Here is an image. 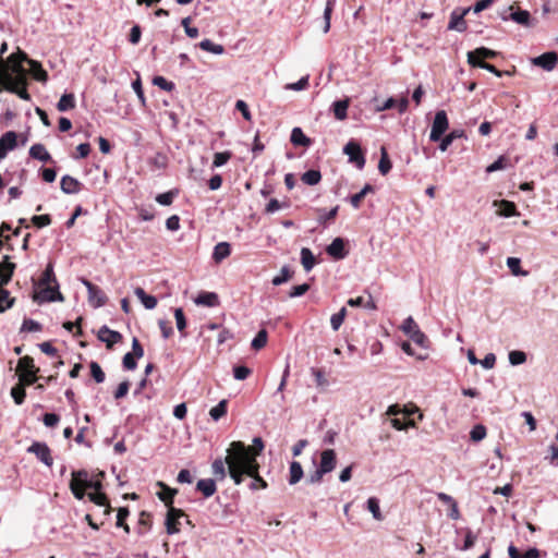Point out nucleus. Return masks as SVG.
Returning <instances> with one entry per match:
<instances>
[{
	"label": "nucleus",
	"instance_id": "e2e57ef3",
	"mask_svg": "<svg viewBox=\"0 0 558 558\" xmlns=\"http://www.w3.org/2000/svg\"><path fill=\"white\" fill-rule=\"evenodd\" d=\"M153 84L166 92H172L175 88L174 83L166 80L163 76H155L153 78Z\"/></svg>",
	"mask_w": 558,
	"mask_h": 558
},
{
	"label": "nucleus",
	"instance_id": "de8ad7c7",
	"mask_svg": "<svg viewBox=\"0 0 558 558\" xmlns=\"http://www.w3.org/2000/svg\"><path fill=\"white\" fill-rule=\"evenodd\" d=\"M11 397L13 398L14 402L17 405H21L26 397V390L24 388V385H15L11 388Z\"/></svg>",
	"mask_w": 558,
	"mask_h": 558
},
{
	"label": "nucleus",
	"instance_id": "e433bc0d",
	"mask_svg": "<svg viewBox=\"0 0 558 558\" xmlns=\"http://www.w3.org/2000/svg\"><path fill=\"white\" fill-rule=\"evenodd\" d=\"M26 62L31 65L35 80L39 82H46L48 80L47 72L43 69L41 64L38 61L28 58Z\"/></svg>",
	"mask_w": 558,
	"mask_h": 558
},
{
	"label": "nucleus",
	"instance_id": "2eb2a0df",
	"mask_svg": "<svg viewBox=\"0 0 558 558\" xmlns=\"http://www.w3.org/2000/svg\"><path fill=\"white\" fill-rule=\"evenodd\" d=\"M83 187V183L70 174H65L61 178L60 189L64 194H78Z\"/></svg>",
	"mask_w": 558,
	"mask_h": 558
},
{
	"label": "nucleus",
	"instance_id": "603ef678",
	"mask_svg": "<svg viewBox=\"0 0 558 558\" xmlns=\"http://www.w3.org/2000/svg\"><path fill=\"white\" fill-rule=\"evenodd\" d=\"M267 343V331L265 329H260L254 339L251 342V347L254 350H259L264 348Z\"/></svg>",
	"mask_w": 558,
	"mask_h": 558
},
{
	"label": "nucleus",
	"instance_id": "4be33fe9",
	"mask_svg": "<svg viewBox=\"0 0 558 558\" xmlns=\"http://www.w3.org/2000/svg\"><path fill=\"white\" fill-rule=\"evenodd\" d=\"M350 106V99L344 98L332 102L331 109L337 120H344L348 117V108Z\"/></svg>",
	"mask_w": 558,
	"mask_h": 558
},
{
	"label": "nucleus",
	"instance_id": "5701e85b",
	"mask_svg": "<svg viewBox=\"0 0 558 558\" xmlns=\"http://www.w3.org/2000/svg\"><path fill=\"white\" fill-rule=\"evenodd\" d=\"M196 489L201 492L205 498L211 497L216 490V482L213 478H203L196 483Z\"/></svg>",
	"mask_w": 558,
	"mask_h": 558
},
{
	"label": "nucleus",
	"instance_id": "9d476101",
	"mask_svg": "<svg viewBox=\"0 0 558 558\" xmlns=\"http://www.w3.org/2000/svg\"><path fill=\"white\" fill-rule=\"evenodd\" d=\"M17 133L8 131L0 137V161L5 158L9 151L17 147Z\"/></svg>",
	"mask_w": 558,
	"mask_h": 558
},
{
	"label": "nucleus",
	"instance_id": "0e129e2a",
	"mask_svg": "<svg viewBox=\"0 0 558 558\" xmlns=\"http://www.w3.org/2000/svg\"><path fill=\"white\" fill-rule=\"evenodd\" d=\"M231 156L232 154L230 151L216 153L214 156L213 167H222L230 160Z\"/></svg>",
	"mask_w": 558,
	"mask_h": 558
},
{
	"label": "nucleus",
	"instance_id": "ddd939ff",
	"mask_svg": "<svg viewBox=\"0 0 558 558\" xmlns=\"http://www.w3.org/2000/svg\"><path fill=\"white\" fill-rule=\"evenodd\" d=\"M97 337L100 341L106 343L108 349H111L116 343L122 340V335L119 331L111 330L106 325L100 327Z\"/></svg>",
	"mask_w": 558,
	"mask_h": 558
},
{
	"label": "nucleus",
	"instance_id": "338daca9",
	"mask_svg": "<svg viewBox=\"0 0 558 558\" xmlns=\"http://www.w3.org/2000/svg\"><path fill=\"white\" fill-rule=\"evenodd\" d=\"M174 317L177 323V328L180 332H183L186 328V318L184 316V312L181 307L174 310Z\"/></svg>",
	"mask_w": 558,
	"mask_h": 558
},
{
	"label": "nucleus",
	"instance_id": "ea45409f",
	"mask_svg": "<svg viewBox=\"0 0 558 558\" xmlns=\"http://www.w3.org/2000/svg\"><path fill=\"white\" fill-rule=\"evenodd\" d=\"M228 401L226 399L219 401L217 405L210 409L209 415L214 421L220 420L227 414Z\"/></svg>",
	"mask_w": 558,
	"mask_h": 558
},
{
	"label": "nucleus",
	"instance_id": "20e7f679",
	"mask_svg": "<svg viewBox=\"0 0 558 558\" xmlns=\"http://www.w3.org/2000/svg\"><path fill=\"white\" fill-rule=\"evenodd\" d=\"M448 128H449V121H448L446 111L445 110L437 111L434 117L433 124H432L429 140L432 142H439L441 140V137L445 135Z\"/></svg>",
	"mask_w": 558,
	"mask_h": 558
},
{
	"label": "nucleus",
	"instance_id": "f8f14e48",
	"mask_svg": "<svg viewBox=\"0 0 558 558\" xmlns=\"http://www.w3.org/2000/svg\"><path fill=\"white\" fill-rule=\"evenodd\" d=\"M498 52L486 47H478L473 51L468 52V63L471 66H476V62L485 61L486 59H494Z\"/></svg>",
	"mask_w": 558,
	"mask_h": 558
},
{
	"label": "nucleus",
	"instance_id": "f3484780",
	"mask_svg": "<svg viewBox=\"0 0 558 558\" xmlns=\"http://www.w3.org/2000/svg\"><path fill=\"white\" fill-rule=\"evenodd\" d=\"M336 464H337V458H336L335 450L326 449V450L322 451L320 463L318 466V469H320L322 472H325L326 474L330 473L336 468Z\"/></svg>",
	"mask_w": 558,
	"mask_h": 558
},
{
	"label": "nucleus",
	"instance_id": "9b49d317",
	"mask_svg": "<svg viewBox=\"0 0 558 558\" xmlns=\"http://www.w3.org/2000/svg\"><path fill=\"white\" fill-rule=\"evenodd\" d=\"M532 64L545 71H553L558 64V56L555 51L545 52L532 59Z\"/></svg>",
	"mask_w": 558,
	"mask_h": 558
},
{
	"label": "nucleus",
	"instance_id": "c9c22d12",
	"mask_svg": "<svg viewBox=\"0 0 558 558\" xmlns=\"http://www.w3.org/2000/svg\"><path fill=\"white\" fill-rule=\"evenodd\" d=\"M58 282L57 281V278L54 276V271H53V265L52 263H48V265L46 266V269L44 270L39 281H38V286H48V284H53Z\"/></svg>",
	"mask_w": 558,
	"mask_h": 558
},
{
	"label": "nucleus",
	"instance_id": "b1692460",
	"mask_svg": "<svg viewBox=\"0 0 558 558\" xmlns=\"http://www.w3.org/2000/svg\"><path fill=\"white\" fill-rule=\"evenodd\" d=\"M134 294L142 302L146 310H154L157 306V299L154 295H149L141 287L134 289Z\"/></svg>",
	"mask_w": 558,
	"mask_h": 558
},
{
	"label": "nucleus",
	"instance_id": "7c9ffc66",
	"mask_svg": "<svg viewBox=\"0 0 558 558\" xmlns=\"http://www.w3.org/2000/svg\"><path fill=\"white\" fill-rule=\"evenodd\" d=\"M75 108V96L72 93H65L61 96L57 104V109L61 112L69 111Z\"/></svg>",
	"mask_w": 558,
	"mask_h": 558
},
{
	"label": "nucleus",
	"instance_id": "8fccbe9b",
	"mask_svg": "<svg viewBox=\"0 0 558 558\" xmlns=\"http://www.w3.org/2000/svg\"><path fill=\"white\" fill-rule=\"evenodd\" d=\"M487 430L486 427L482 424H477L473 426V428L470 432V438L474 442H478L483 440L486 437Z\"/></svg>",
	"mask_w": 558,
	"mask_h": 558
},
{
	"label": "nucleus",
	"instance_id": "393cba45",
	"mask_svg": "<svg viewBox=\"0 0 558 558\" xmlns=\"http://www.w3.org/2000/svg\"><path fill=\"white\" fill-rule=\"evenodd\" d=\"M290 141L294 146L304 147H308L312 143L311 138L307 137L299 126L292 129Z\"/></svg>",
	"mask_w": 558,
	"mask_h": 558
},
{
	"label": "nucleus",
	"instance_id": "423d86ee",
	"mask_svg": "<svg viewBox=\"0 0 558 558\" xmlns=\"http://www.w3.org/2000/svg\"><path fill=\"white\" fill-rule=\"evenodd\" d=\"M82 283L86 287L88 292V302L94 308L104 306L108 298L106 293L96 284L92 283L87 279H82Z\"/></svg>",
	"mask_w": 558,
	"mask_h": 558
},
{
	"label": "nucleus",
	"instance_id": "f704fd0d",
	"mask_svg": "<svg viewBox=\"0 0 558 558\" xmlns=\"http://www.w3.org/2000/svg\"><path fill=\"white\" fill-rule=\"evenodd\" d=\"M301 263L305 271H311L315 266L316 259L312 251L307 247L301 250Z\"/></svg>",
	"mask_w": 558,
	"mask_h": 558
},
{
	"label": "nucleus",
	"instance_id": "cd10ccee",
	"mask_svg": "<svg viewBox=\"0 0 558 558\" xmlns=\"http://www.w3.org/2000/svg\"><path fill=\"white\" fill-rule=\"evenodd\" d=\"M303 475H304V472H303V468H302L301 463L298 461H292L290 463V468H289V478H288L289 484L295 485L296 483H299L301 481Z\"/></svg>",
	"mask_w": 558,
	"mask_h": 558
},
{
	"label": "nucleus",
	"instance_id": "0eeeda50",
	"mask_svg": "<svg viewBox=\"0 0 558 558\" xmlns=\"http://www.w3.org/2000/svg\"><path fill=\"white\" fill-rule=\"evenodd\" d=\"M471 11V8H457L450 13V21L448 24L449 31H457L463 33L468 29L465 15Z\"/></svg>",
	"mask_w": 558,
	"mask_h": 558
},
{
	"label": "nucleus",
	"instance_id": "bb28decb",
	"mask_svg": "<svg viewBox=\"0 0 558 558\" xmlns=\"http://www.w3.org/2000/svg\"><path fill=\"white\" fill-rule=\"evenodd\" d=\"M195 303L198 305L214 307L219 304V300L218 295L215 292H202L195 299Z\"/></svg>",
	"mask_w": 558,
	"mask_h": 558
},
{
	"label": "nucleus",
	"instance_id": "a211bd4d",
	"mask_svg": "<svg viewBox=\"0 0 558 558\" xmlns=\"http://www.w3.org/2000/svg\"><path fill=\"white\" fill-rule=\"evenodd\" d=\"M506 13H507V11H505L501 14L502 20L507 21L508 19H511L512 21H514L515 23H518L520 25H524V26L530 25L531 14L529 11L518 9V10L511 12L509 15H507Z\"/></svg>",
	"mask_w": 558,
	"mask_h": 558
},
{
	"label": "nucleus",
	"instance_id": "4468645a",
	"mask_svg": "<svg viewBox=\"0 0 558 558\" xmlns=\"http://www.w3.org/2000/svg\"><path fill=\"white\" fill-rule=\"evenodd\" d=\"M27 86V77L24 78L23 83L17 81L7 82L5 85L0 86L1 90H7L9 93L17 95L23 100H31V95L26 89Z\"/></svg>",
	"mask_w": 558,
	"mask_h": 558
},
{
	"label": "nucleus",
	"instance_id": "1a4fd4ad",
	"mask_svg": "<svg viewBox=\"0 0 558 558\" xmlns=\"http://www.w3.org/2000/svg\"><path fill=\"white\" fill-rule=\"evenodd\" d=\"M182 517H185V513L183 510L174 508V507H170V509H168L166 520H165V525L167 529V533L169 535L177 534L180 532L179 525H180V519Z\"/></svg>",
	"mask_w": 558,
	"mask_h": 558
},
{
	"label": "nucleus",
	"instance_id": "864d4df0",
	"mask_svg": "<svg viewBox=\"0 0 558 558\" xmlns=\"http://www.w3.org/2000/svg\"><path fill=\"white\" fill-rule=\"evenodd\" d=\"M89 368H90V375L97 384H101L105 381V378H106L105 373L97 362H94V361L90 362Z\"/></svg>",
	"mask_w": 558,
	"mask_h": 558
},
{
	"label": "nucleus",
	"instance_id": "bf43d9fd",
	"mask_svg": "<svg viewBox=\"0 0 558 558\" xmlns=\"http://www.w3.org/2000/svg\"><path fill=\"white\" fill-rule=\"evenodd\" d=\"M15 269L16 264H8L4 274L0 276V289H4L3 287L12 280Z\"/></svg>",
	"mask_w": 558,
	"mask_h": 558
},
{
	"label": "nucleus",
	"instance_id": "680f3d73",
	"mask_svg": "<svg viewBox=\"0 0 558 558\" xmlns=\"http://www.w3.org/2000/svg\"><path fill=\"white\" fill-rule=\"evenodd\" d=\"M290 204L288 202L280 203L277 198H271L265 207L266 214H274L281 208H288Z\"/></svg>",
	"mask_w": 558,
	"mask_h": 558
},
{
	"label": "nucleus",
	"instance_id": "c85d7f7f",
	"mask_svg": "<svg viewBox=\"0 0 558 558\" xmlns=\"http://www.w3.org/2000/svg\"><path fill=\"white\" fill-rule=\"evenodd\" d=\"M497 205H499V207H500V210L498 213L500 216L512 217V216L519 215L514 203H512L510 201H506V199L495 201L494 206H497Z\"/></svg>",
	"mask_w": 558,
	"mask_h": 558
},
{
	"label": "nucleus",
	"instance_id": "09e8293b",
	"mask_svg": "<svg viewBox=\"0 0 558 558\" xmlns=\"http://www.w3.org/2000/svg\"><path fill=\"white\" fill-rule=\"evenodd\" d=\"M41 329L43 326L38 322L31 318H24L20 332H36Z\"/></svg>",
	"mask_w": 558,
	"mask_h": 558
},
{
	"label": "nucleus",
	"instance_id": "473e14b6",
	"mask_svg": "<svg viewBox=\"0 0 558 558\" xmlns=\"http://www.w3.org/2000/svg\"><path fill=\"white\" fill-rule=\"evenodd\" d=\"M202 50L214 53V54H222L225 52V47L220 44H215L210 39L206 38L199 41L197 45Z\"/></svg>",
	"mask_w": 558,
	"mask_h": 558
},
{
	"label": "nucleus",
	"instance_id": "3c124183",
	"mask_svg": "<svg viewBox=\"0 0 558 558\" xmlns=\"http://www.w3.org/2000/svg\"><path fill=\"white\" fill-rule=\"evenodd\" d=\"M335 3H336V0H327L326 1V7L324 10V21H325L324 33H328L330 29V19H331V13H332Z\"/></svg>",
	"mask_w": 558,
	"mask_h": 558
},
{
	"label": "nucleus",
	"instance_id": "58836bf2",
	"mask_svg": "<svg viewBox=\"0 0 558 558\" xmlns=\"http://www.w3.org/2000/svg\"><path fill=\"white\" fill-rule=\"evenodd\" d=\"M213 473L218 476L219 478H225L228 473V464L226 462V459L222 460L221 458L216 459L211 464Z\"/></svg>",
	"mask_w": 558,
	"mask_h": 558
},
{
	"label": "nucleus",
	"instance_id": "6ab92c4d",
	"mask_svg": "<svg viewBox=\"0 0 558 558\" xmlns=\"http://www.w3.org/2000/svg\"><path fill=\"white\" fill-rule=\"evenodd\" d=\"M161 487V492L157 493L158 498L165 502L168 509L173 507V498L178 494L175 488H171L162 482L157 483Z\"/></svg>",
	"mask_w": 558,
	"mask_h": 558
},
{
	"label": "nucleus",
	"instance_id": "c756f323",
	"mask_svg": "<svg viewBox=\"0 0 558 558\" xmlns=\"http://www.w3.org/2000/svg\"><path fill=\"white\" fill-rule=\"evenodd\" d=\"M375 191L372 184L366 183L364 187L356 194H353L349 197V202L353 208L357 209L361 206L362 199L368 194Z\"/></svg>",
	"mask_w": 558,
	"mask_h": 558
},
{
	"label": "nucleus",
	"instance_id": "4d7b16f0",
	"mask_svg": "<svg viewBox=\"0 0 558 558\" xmlns=\"http://www.w3.org/2000/svg\"><path fill=\"white\" fill-rule=\"evenodd\" d=\"M409 337L417 345H420L422 348H427L428 339L425 336V333L423 331H421L420 328L415 329L413 332H411V335Z\"/></svg>",
	"mask_w": 558,
	"mask_h": 558
},
{
	"label": "nucleus",
	"instance_id": "5fc2aeb1",
	"mask_svg": "<svg viewBox=\"0 0 558 558\" xmlns=\"http://www.w3.org/2000/svg\"><path fill=\"white\" fill-rule=\"evenodd\" d=\"M345 315H347V308L342 307L338 313H336L331 316L330 324H331L332 330H335V331L339 330V328L343 324Z\"/></svg>",
	"mask_w": 558,
	"mask_h": 558
},
{
	"label": "nucleus",
	"instance_id": "f257e3e1",
	"mask_svg": "<svg viewBox=\"0 0 558 558\" xmlns=\"http://www.w3.org/2000/svg\"><path fill=\"white\" fill-rule=\"evenodd\" d=\"M227 453L228 474L235 485L242 484L244 477L248 476L252 478L248 484L251 490L267 488V482L259 475V463L247 452L244 442L232 441Z\"/></svg>",
	"mask_w": 558,
	"mask_h": 558
},
{
	"label": "nucleus",
	"instance_id": "7ed1b4c3",
	"mask_svg": "<svg viewBox=\"0 0 558 558\" xmlns=\"http://www.w3.org/2000/svg\"><path fill=\"white\" fill-rule=\"evenodd\" d=\"M41 289L33 295V300L38 303L47 302H62L64 300L62 293L59 290V283L40 286Z\"/></svg>",
	"mask_w": 558,
	"mask_h": 558
},
{
	"label": "nucleus",
	"instance_id": "f03ea898",
	"mask_svg": "<svg viewBox=\"0 0 558 558\" xmlns=\"http://www.w3.org/2000/svg\"><path fill=\"white\" fill-rule=\"evenodd\" d=\"M26 60H28V56L20 48L11 53L0 69V86L5 85L7 82L23 83L27 77V71L24 68Z\"/></svg>",
	"mask_w": 558,
	"mask_h": 558
},
{
	"label": "nucleus",
	"instance_id": "052dcab7",
	"mask_svg": "<svg viewBox=\"0 0 558 558\" xmlns=\"http://www.w3.org/2000/svg\"><path fill=\"white\" fill-rule=\"evenodd\" d=\"M509 362L511 365H521L526 361V354L523 351L520 350H513L509 352Z\"/></svg>",
	"mask_w": 558,
	"mask_h": 558
},
{
	"label": "nucleus",
	"instance_id": "a18cd8bd",
	"mask_svg": "<svg viewBox=\"0 0 558 558\" xmlns=\"http://www.w3.org/2000/svg\"><path fill=\"white\" fill-rule=\"evenodd\" d=\"M15 299L10 298V292L5 289H0V313L11 308Z\"/></svg>",
	"mask_w": 558,
	"mask_h": 558
},
{
	"label": "nucleus",
	"instance_id": "39448f33",
	"mask_svg": "<svg viewBox=\"0 0 558 558\" xmlns=\"http://www.w3.org/2000/svg\"><path fill=\"white\" fill-rule=\"evenodd\" d=\"M343 154L349 157V161L354 163L357 169L362 170L365 167V156L361 145L354 140L349 141L343 147Z\"/></svg>",
	"mask_w": 558,
	"mask_h": 558
},
{
	"label": "nucleus",
	"instance_id": "aec40b11",
	"mask_svg": "<svg viewBox=\"0 0 558 558\" xmlns=\"http://www.w3.org/2000/svg\"><path fill=\"white\" fill-rule=\"evenodd\" d=\"M29 156L33 159H36V160H39V161H43V162H51V161H53L51 155L48 153V150L46 149L45 145L40 144V143L34 144V145L31 146V148H29Z\"/></svg>",
	"mask_w": 558,
	"mask_h": 558
},
{
	"label": "nucleus",
	"instance_id": "a878e982",
	"mask_svg": "<svg viewBox=\"0 0 558 558\" xmlns=\"http://www.w3.org/2000/svg\"><path fill=\"white\" fill-rule=\"evenodd\" d=\"M231 254V247L228 242H220L215 245L214 252H213V259L216 263L222 262L225 258H227Z\"/></svg>",
	"mask_w": 558,
	"mask_h": 558
},
{
	"label": "nucleus",
	"instance_id": "774afa93",
	"mask_svg": "<svg viewBox=\"0 0 558 558\" xmlns=\"http://www.w3.org/2000/svg\"><path fill=\"white\" fill-rule=\"evenodd\" d=\"M32 223L36 226L37 228H44L51 223V217L50 215H35L32 217Z\"/></svg>",
	"mask_w": 558,
	"mask_h": 558
},
{
	"label": "nucleus",
	"instance_id": "2f4dec72",
	"mask_svg": "<svg viewBox=\"0 0 558 558\" xmlns=\"http://www.w3.org/2000/svg\"><path fill=\"white\" fill-rule=\"evenodd\" d=\"M463 130H452L449 134L445 135L440 140L439 149L446 151L448 147L453 143L454 140L463 137Z\"/></svg>",
	"mask_w": 558,
	"mask_h": 558
},
{
	"label": "nucleus",
	"instance_id": "72a5a7b5",
	"mask_svg": "<svg viewBox=\"0 0 558 558\" xmlns=\"http://www.w3.org/2000/svg\"><path fill=\"white\" fill-rule=\"evenodd\" d=\"M392 168L391 160L389 158V155L387 153L386 147L380 148V159L378 162V171L380 174L386 175Z\"/></svg>",
	"mask_w": 558,
	"mask_h": 558
},
{
	"label": "nucleus",
	"instance_id": "6e6d98bb",
	"mask_svg": "<svg viewBox=\"0 0 558 558\" xmlns=\"http://www.w3.org/2000/svg\"><path fill=\"white\" fill-rule=\"evenodd\" d=\"M367 509L371 511L374 519H376V520L383 519V515L380 512V507H379V500L376 497H371L367 499Z\"/></svg>",
	"mask_w": 558,
	"mask_h": 558
},
{
	"label": "nucleus",
	"instance_id": "a19ab883",
	"mask_svg": "<svg viewBox=\"0 0 558 558\" xmlns=\"http://www.w3.org/2000/svg\"><path fill=\"white\" fill-rule=\"evenodd\" d=\"M293 275V271L289 266H283L278 276H275L271 280L274 286H281L282 283L289 281Z\"/></svg>",
	"mask_w": 558,
	"mask_h": 558
},
{
	"label": "nucleus",
	"instance_id": "13d9d810",
	"mask_svg": "<svg viewBox=\"0 0 558 558\" xmlns=\"http://www.w3.org/2000/svg\"><path fill=\"white\" fill-rule=\"evenodd\" d=\"M253 446L254 448L245 446V449L257 460V457L262 453L265 447L263 439L260 437H255L253 439Z\"/></svg>",
	"mask_w": 558,
	"mask_h": 558
},
{
	"label": "nucleus",
	"instance_id": "37998d69",
	"mask_svg": "<svg viewBox=\"0 0 558 558\" xmlns=\"http://www.w3.org/2000/svg\"><path fill=\"white\" fill-rule=\"evenodd\" d=\"M19 366L24 371V373H31V375H34L39 371V368L35 367L34 359L28 355L20 359Z\"/></svg>",
	"mask_w": 558,
	"mask_h": 558
},
{
	"label": "nucleus",
	"instance_id": "69168bd1",
	"mask_svg": "<svg viewBox=\"0 0 558 558\" xmlns=\"http://www.w3.org/2000/svg\"><path fill=\"white\" fill-rule=\"evenodd\" d=\"M252 373V371L245 366V365H235L233 367V377L236 379V380H244L246 379L250 374Z\"/></svg>",
	"mask_w": 558,
	"mask_h": 558
},
{
	"label": "nucleus",
	"instance_id": "dca6fc26",
	"mask_svg": "<svg viewBox=\"0 0 558 558\" xmlns=\"http://www.w3.org/2000/svg\"><path fill=\"white\" fill-rule=\"evenodd\" d=\"M326 252L336 260L343 259L348 255L344 240L342 238L333 239L332 242L326 247Z\"/></svg>",
	"mask_w": 558,
	"mask_h": 558
},
{
	"label": "nucleus",
	"instance_id": "4c0bfd02",
	"mask_svg": "<svg viewBox=\"0 0 558 558\" xmlns=\"http://www.w3.org/2000/svg\"><path fill=\"white\" fill-rule=\"evenodd\" d=\"M301 180L307 185H316L322 180V173L319 170L311 169L302 174Z\"/></svg>",
	"mask_w": 558,
	"mask_h": 558
},
{
	"label": "nucleus",
	"instance_id": "49530a36",
	"mask_svg": "<svg viewBox=\"0 0 558 558\" xmlns=\"http://www.w3.org/2000/svg\"><path fill=\"white\" fill-rule=\"evenodd\" d=\"M72 480L71 482H76V485H82L84 487L87 486V483L89 481V473L82 469L77 471H72Z\"/></svg>",
	"mask_w": 558,
	"mask_h": 558
},
{
	"label": "nucleus",
	"instance_id": "412c9836",
	"mask_svg": "<svg viewBox=\"0 0 558 558\" xmlns=\"http://www.w3.org/2000/svg\"><path fill=\"white\" fill-rule=\"evenodd\" d=\"M88 496V499L94 502L95 505L97 506H100V507H104V511H102V515L104 517H107L111 513V507L109 505V500L106 496V494L101 493L100 492H94V493H89L87 494Z\"/></svg>",
	"mask_w": 558,
	"mask_h": 558
},
{
	"label": "nucleus",
	"instance_id": "6e6552de",
	"mask_svg": "<svg viewBox=\"0 0 558 558\" xmlns=\"http://www.w3.org/2000/svg\"><path fill=\"white\" fill-rule=\"evenodd\" d=\"M27 452L34 453L36 458L47 466L53 464L51 450L46 442L34 441L28 448Z\"/></svg>",
	"mask_w": 558,
	"mask_h": 558
},
{
	"label": "nucleus",
	"instance_id": "c03bdc74",
	"mask_svg": "<svg viewBox=\"0 0 558 558\" xmlns=\"http://www.w3.org/2000/svg\"><path fill=\"white\" fill-rule=\"evenodd\" d=\"M507 266L514 276H526L527 271L521 269V260L518 257H508Z\"/></svg>",
	"mask_w": 558,
	"mask_h": 558
},
{
	"label": "nucleus",
	"instance_id": "79ce46f5",
	"mask_svg": "<svg viewBox=\"0 0 558 558\" xmlns=\"http://www.w3.org/2000/svg\"><path fill=\"white\" fill-rule=\"evenodd\" d=\"M178 194V190H170L166 193L158 194L156 196V202L162 206H170Z\"/></svg>",
	"mask_w": 558,
	"mask_h": 558
}]
</instances>
